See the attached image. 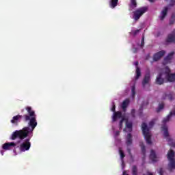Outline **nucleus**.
<instances>
[{
	"label": "nucleus",
	"instance_id": "f257e3e1",
	"mask_svg": "<svg viewBox=\"0 0 175 175\" xmlns=\"http://www.w3.org/2000/svg\"><path fill=\"white\" fill-rule=\"evenodd\" d=\"M25 110L27 111V114L14 116L12 120H11V124L18 125V122L23 118L24 121L26 122L29 121V126L23 127L21 130H16L11 135L10 137V140H16V139L24 140V139L28 137L29 135H32L33 131H35V129L38 126V121L36 120V113H35V111H33L32 107L29 106L26 107Z\"/></svg>",
	"mask_w": 175,
	"mask_h": 175
},
{
	"label": "nucleus",
	"instance_id": "f03ea898",
	"mask_svg": "<svg viewBox=\"0 0 175 175\" xmlns=\"http://www.w3.org/2000/svg\"><path fill=\"white\" fill-rule=\"evenodd\" d=\"M172 116H175V110L171 111L167 117L164 118L163 120V124H164L161 126V129L163 133L164 137H169V131L167 129V126H166V122H169L170 121V118H172Z\"/></svg>",
	"mask_w": 175,
	"mask_h": 175
},
{
	"label": "nucleus",
	"instance_id": "7ed1b4c3",
	"mask_svg": "<svg viewBox=\"0 0 175 175\" xmlns=\"http://www.w3.org/2000/svg\"><path fill=\"white\" fill-rule=\"evenodd\" d=\"M148 11V7L147 6L137 8L135 11L133 12V18L135 21H137L140 18V17H142V16H143L144 13H147Z\"/></svg>",
	"mask_w": 175,
	"mask_h": 175
},
{
	"label": "nucleus",
	"instance_id": "20e7f679",
	"mask_svg": "<svg viewBox=\"0 0 175 175\" xmlns=\"http://www.w3.org/2000/svg\"><path fill=\"white\" fill-rule=\"evenodd\" d=\"M142 133L146 139L147 144H152V142L151 141V135H150V129L147 126V124L142 123Z\"/></svg>",
	"mask_w": 175,
	"mask_h": 175
},
{
	"label": "nucleus",
	"instance_id": "39448f33",
	"mask_svg": "<svg viewBox=\"0 0 175 175\" xmlns=\"http://www.w3.org/2000/svg\"><path fill=\"white\" fill-rule=\"evenodd\" d=\"M174 151L173 150H170L167 154V158L170 163H168V170L170 172H172L173 169H175V159H174Z\"/></svg>",
	"mask_w": 175,
	"mask_h": 175
},
{
	"label": "nucleus",
	"instance_id": "423d86ee",
	"mask_svg": "<svg viewBox=\"0 0 175 175\" xmlns=\"http://www.w3.org/2000/svg\"><path fill=\"white\" fill-rule=\"evenodd\" d=\"M30 140V138H27L24 142L20 144L19 150L21 152H25V151H28L31 148Z\"/></svg>",
	"mask_w": 175,
	"mask_h": 175
},
{
	"label": "nucleus",
	"instance_id": "0eeeda50",
	"mask_svg": "<svg viewBox=\"0 0 175 175\" xmlns=\"http://www.w3.org/2000/svg\"><path fill=\"white\" fill-rule=\"evenodd\" d=\"M151 81V75L150 72H148L145 75L144 79L142 81V87L143 88H146V85L150 87V82Z\"/></svg>",
	"mask_w": 175,
	"mask_h": 175
},
{
	"label": "nucleus",
	"instance_id": "6e6552de",
	"mask_svg": "<svg viewBox=\"0 0 175 175\" xmlns=\"http://www.w3.org/2000/svg\"><path fill=\"white\" fill-rule=\"evenodd\" d=\"M165 43H175V29L170 34L167 35L165 39Z\"/></svg>",
	"mask_w": 175,
	"mask_h": 175
},
{
	"label": "nucleus",
	"instance_id": "1a4fd4ad",
	"mask_svg": "<svg viewBox=\"0 0 175 175\" xmlns=\"http://www.w3.org/2000/svg\"><path fill=\"white\" fill-rule=\"evenodd\" d=\"M16 146H17V144L14 142H7L3 144L2 148L3 150L8 151L9 150H12L13 148H15Z\"/></svg>",
	"mask_w": 175,
	"mask_h": 175
},
{
	"label": "nucleus",
	"instance_id": "9d476101",
	"mask_svg": "<svg viewBox=\"0 0 175 175\" xmlns=\"http://www.w3.org/2000/svg\"><path fill=\"white\" fill-rule=\"evenodd\" d=\"M174 55V51L170 53L168 55L164 58L163 61V65H167V64H170V62H172V59H173Z\"/></svg>",
	"mask_w": 175,
	"mask_h": 175
},
{
	"label": "nucleus",
	"instance_id": "9b49d317",
	"mask_svg": "<svg viewBox=\"0 0 175 175\" xmlns=\"http://www.w3.org/2000/svg\"><path fill=\"white\" fill-rule=\"evenodd\" d=\"M165 54H166V51H165L164 50H162V51H160L156 53L153 55V60L154 61H159V59H161L162 57H163V55H165Z\"/></svg>",
	"mask_w": 175,
	"mask_h": 175
},
{
	"label": "nucleus",
	"instance_id": "f8f14e48",
	"mask_svg": "<svg viewBox=\"0 0 175 175\" xmlns=\"http://www.w3.org/2000/svg\"><path fill=\"white\" fill-rule=\"evenodd\" d=\"M175 94L174 92H170V94L164 93L163 94L161 99L165 100V99H168L169 100H173L174 99Z\"/></svg>",
	"mask_w": 175,
	"mask_h": 175
},
{
	"label": "nucleus",
	"instance_id": "ddd939ff",
	"mask_svg": "<svg viewBox=\"0 0 175 175\" xmlns=\"http://www.w3.org/2000/svg\"><path fill=\"white\" fill-rule=\"evenodd\" d=\"M162 76H163V73L162 72L158 75L156 78V84H158L159 85H162V84L165 83V79H163Z\"/></svg>",
	"mask_w": 175,
	"mask_h": 175
},
{
	"label": "nucleus",
	"instance_id": "4468645a",
	"mask_svg": "<svg viewBox=\"0 0 175 175\" xmlns=\"http://www.w3.org/2000/svg\"><path fill=\"white\" fill-rule=\"evenodd\" d=\"M118 118H124V117L122 116V112L121 111H116L114 112L112 116V121L113 122H116V121H117V120H118Z\"/></svg>",
	"mask_w": 175,
	"mask_h": 175
},
{
	"label": "nucleus",
	"instance_id": "2eb2a0df",
	"mask_svg": "<svg viewBox=\"0 0 175 175\" xmlns=\"http://www.w3.org/2000/svg\"><path fill=\"white\" fill-rule=\"evenodd\" d=\"M168 10H169V8L165 7L163 10L161 11V16H160V20H161V21H163V20H165V17L167 16Z\"/></svg>",
	"mask_w": 175,
	"mask_h": 175
},
{
	"label": "nucleus",
	"instance_id": "dca6fc26",
	"mask_svg": "<svg viewBox=\"0 0 175 175\" xmlns=\"http://www.w3.org/2000/svg\"><path fill=\"white\" fill-rule=\"evenodd\" d=\"M129 103H130L129 98H126L122 102L121 107L124 113L125 111H126V107L129 106Z\"/></svg>",
	"mask_w": 175,
	"mask_h": 175
},
{
	"label": "nucleus",
	"instance_id": "f3484780",
	"mask_svg": "<svg viewBox=\"0 0 175 175\" xmlns=\"http://www.w3.org/2000/svg\"><path fill=\"white\" fill-rule=\"evenodd\" d=\"M133 139H132V134L129 133L126 138V145L127 147H129V146H132Z\"/></svg>",
	"mask_w": 175,
	"mask_h": 175
},
{
	"label": "nucleus",
	"instance_id": "a211bd4d",
	"mask_svg": "<svg viewBox=\"0 0 175 175\" xmlns=\"http://www.w3.org/2000/svg\"><path fill=\"white\" fill-rule=\"evenodd\" d=\"M150 159L152 162H157L158 161L157 159V154H155V151H154V150H151L150 151Z\"/></svg>",
	"mask_w": 175,
	"mask_h": 175
},
{
	"label": "nucleus",
	"instance_id": "6ab92c4d",
	"mask_svg": "<svg viewBox=\"0 0 175 175\" xmlns=\"http://www.w3.org/2000/svg\"><path fill=\"white\" fill-rule=\"evenodd\" d=\"M135 73V80H138V79L142 76V72L140 71V68L139 67H136Z\"/></svg>",
	"mask_w": 175,
	"mask_h": 175
},
{
	"label": "nucleus",
	"instance_id": "aec40b11",
	"mask_svg": "<svg viewBox=\"0 0 175 175\" xmlns=\"http://www.w3.org/2000/svg\"><path fill=\"white\" fill-rule=\"evenodd\" d=\"M118 3V0H111V7L114 9L116 6H117V4Z\"/></svg>",
	"mask_w": 175,
	"mask_h": 175
},
{
	"label": "nucleus",
	"instance_id": "412c9836",
	"mask_svg": "<svg viewBox=\"0 0 175 175\" xmlns=\"http://www.w3.org/2000/svg\"><path fill=\"white\" fill-rule=\"evenodd\" d=\"M139 146L141 147L142 153L144 154V155H146V146H144V144H143V142H141L139 144Z\"/></svg>",
	"mask_w": 175,
	"mask_h": 175
},
{
	"label": "nucleus",
	"instance_id": "4be33fe9",
	"mask_svg": "<svg viewBox=\"0 0 175 175\" xmlns=\"http://www.w3.org/2000/svg\"><path fill=\"white\" fill-rule=\"evenodd\" d=\"M164 70H165L164 72L166 75V76H168V75L171 74L170 72H172V70L168 66L165 67Z\"/></svg>",
	"mask_w": 175,
	"mask_h": 175
},
{
	"label": "nucleus",
	"instance_id": "5701e85b",
	"mask_svg": "<svg viewBox=\"0 0 175 175\" xmlns=\"http://www.w3.org/2000/svg\"><path fill=\"white\" fill-rule=\"evenodd\" d=\"M132 174L133 175H137V167H136V165L133 166Z\"/></svg>",
	"mask_w": 175,
	"mask_h": 175
},
{
	"label": "nucleus",
	"instance_id": "b1692460",
	"mask_svg": "<svg viewBox=\"0 0 175 175\" xmlns=\"http://www.w3.org/2000/svg\"><path fill=\"white\" fill-rule=\"evenodd\" d=\"M163 107H165V105H163V103L159 104V107L157 109V112L159 113V111H161V110H163Z\"/></svg>",
	"mask_w": 175,
	"mask_h": 175
},
{
	"label": "nucleus",
	"instance_id": "393cba45",
	"mask_svg": "<svg viewBox=\"0 0 175 175\" xmlns=\"http://www.w3.org/2000/svg\"><path fill=\"white\" fill-rule=\"evenodd\" d=\"M119 153L120 155V158L122 160L124 158H125V153H124V151L121 150V148H119Z\"/></svg>",
	"mask_w": 175,
	"mask_h": 175
},
{
	"label": "nucleus",
	"instance_id": "a878e982",
	"mask_svg": "<svg viewBox=\"0 0 175 175\" xmlns=\"http://www.w3.org/2000/svg\"><path fill=\"white\" fill-rule=\"evenodd\" d=\"M131 92L133 98H135V95H136V88L135 85L132 86Z\"/></svg>",
	"mask_w": 175,
	"mask_h": 175
},
{
	"label": "nucleus",
	"instance_id": "bb28decb",
	"mask_svg": "<svg viewBox=\"0 0 175 175\" xmlns=\"http://www.w3.org/2000/svg\"><path fill=\"white\" fill-rule=\"evenodd\" d=\"M126 128H128L129 129H131V131H132V126H133L132 122L126 121Z\"/></svg>",
	"mask_w": 175,
	"mask_h": 175
},
{
	"label": "nucleus",
	"instance_id": "cd10ccee",
	"mask_svg": "<svg viewBox=\"0 0 175 175\" xmlns=\"http://www.w3.org/2000/svg\"><path fill=\"white\" fill-rule=\"evenodd\" d=\"M139 32H140V29H136V30H133L131 31V34L133 35V36H136V35H137V33H139Z\"/></svg>",
	"mask_w": 175,
	"mask_h": 175
},
{
	"label": "nucleus",
	"instance_id": "c85d7f7f",
	"mask_svg": "<svg viewBox=\"0 0 175 175\" xmlns=\"http://www.w3.org/2000/svg\"><path fill=\"white\" fill-rule=\"evenodd\" d=\"M146 105V106H147L148 105V101L146 102H143L142 103V105L140 106L139 110L142 111L143 110V107H144V105Z\"/></svg>",
	"mask_w": 175,
	"mask_h": 175
},
{
	"label": "nucleus",
	"instance_id": "c756f323",
	"mask_svg": "<svg viewBox=\"0 0 175 175\" xmlns=\"http://www.w3.org/2000/svg\"><path fill=\"white\" fill-rule=\"evenodd\" d=\"M124 121H125V118H122L119 122L120 129H121V128H122V124H123Z\"/></svg>",
	"mask_w": 175,
	"mask_h": 175
},
{
	"label": "nucleus",
	"instance_id": "7c9ffc66",
	"mask_svg": "<svg viewBox=\"0 0 175 175\" xmlns=\"http://www.w3.org/2000/svg\"><path fill=\"white\" fill-rule=\"evenodd\" d=\"M131 5L133 6V8H136L137 6L136 0H131Z\"/></svg>",
	"mask_w": 175,
	"mask_h": 175
},
{
	"label": "nucleus",
	"instance_id": "2f4dec72",
	"mask_svg": "<svg viewBox=\"0 0 175 175\" xmlns=\"http://www.w3.org/2000/svg\"><path fill=\"white\" fill-rule=\"evenodd\" d=\"M175 23V18H172L170 20V25H173V24H174Z\"/></svg>",
	"mask_w": 175,
	"mask_h": 175
},
{
	"label": "nucleus",
	"instance_id": "473e14b6",
	"mask_svg": "<svg viewBox=\"0 0 175 175\" xmlns=\"http://www.w3.org/2000/svg\"><path fill=\"white\" fill-rule=\"evenodd\" d=\"M155 124V122L154 121H150L149 122V128H152V126H154V125Z\"/></svg>",
	"mask_w": 175,
	"mask_h": 175
},
{
	"label": "nucleus",
	"instance_id": "72a5a7b5",
	"mask_svg": "<svg viewBox=\"0 0 175 175\" xmlns=\"http://www.w3.org/2000/svg\"><path fill=\"white\" fill-rule=\"evenodd\" d=\"M111 111H113V113H116V104L113 103Z\"/></svg>",
	"mask_w": 175,
	"mask_h": 175
},
{
	"label": "nucleus",
	"instance_id": "f704fd0d",
	"mask_svg": "<svg viewBox=\"0 0 175 175\" xmlns=\"http://www.w3.org/2000/svg\"><path fill=\"white\" fill-rule=\"evenodd\" d=\"M144 36L142 37V40L141 42V47H144Z\"/></svg>",
	"mask_w": 175,
	"mask_h": 175
},
{
	"label": "nucleus",
	"instance_id": "c9c22d12",
	"mask_svg": "<svg viewBox=\"0 0 175 175\" xmlns=\"http://www.w3.org/2000/svg\"><path fill=\"white\" fill-rule=\"evenodd\" d=\"M127 152L129 153V155L132 157V152L130 148H127Z\"/></svg>",
	"mask_w": 175,
	"mask_h": 175
},
{
	"label": "nucleus",
	"instance_id": "e433bc0d",
	"mask_svg": "<svg viewBox=\"0 0 175 175\" xmlns=\"http://www.w3.org/2000/svg\"><path fill=\"white\" fill-rule=\"evenodd\" d=\"M159 173V175H163V173H164L163 168H160Z\"/></svg>",
	"mask_w": 175,
	"mask_h": 175
},
{
	"label": "nucleus",
	"instance_id": "4c0bfd02",
	"mask_svg": "<svg viewBox=\"0 0 175 175\" xmlns=\"http://www.w3.org/2000/svg\"><path fill=\"white\" fill-rule=\"evenodd\" d=\"M135 113H136V111L135 109H131V116L132 117H135Z\"/></svg>",
	"mask_w": 175,
	"mask_h": 175
},
{
	"label": "nucleus",
	"instance_id": "58836bf2",
	"mask_svg": "<svg viewBox=\"0 0 175 175\" xmlns=\"http://www.w3.org/2000/svg\"><path fill=\"white\" fill-rule=\"evenodd\" d=\"M135 66H137V68H139V67H138L139 62H136L135 63Z\"/></svg>",
	"mask_w": 175,
	"mask_h": 175
},
{
	"label": "nucleus",
	"instance_id": "ea45409f",
	"mask_svg": "<svg viewBox=\"0 0 175 175\" xmlns=\"http://www.w3.org/2000/svg\"><path fill=\"white\" fill-rule=\"evenodd\" d=\"M171 146H172V147H175V142H172Z\"/></svg>",
	"mask_w": 175,
	"mask_h": 175
},
{
	"label": "nucleus",
	"instance_id": "a19ab883",
	"mask_svg": "<svg viewBox=\"0 0 175 175\" xmlns=\"http://www.w3.org/2000/svg\"><path fill=\"white\" fill-rule=\"evenodd\" d=\"M171 18H175V14H172V15Z\"/></svg>",
	"mask_w": 175,
	"mask_h": 175
},
{
	"label": "nucleus",
	"instance_id": "79ce46f5",
	"mask_svg": "<svg viewBox=\"0 0 175 175\" xmlns=\"http://www.w3.org/2000/svg\"><path fill=\"white\" fill-rule=\"evenodd\" d=\"M148 1H149V2H151V3L155 2V0H148Z\"/></svg>",
	"mask_w": 175,
	"mask_h": 175
},
{
	"label": "nucleus",
	"instance_id": "37998d69",
	"mask_svg": "<svg viewBox=\"0 0 175 175\" xmlns=\"http://www.w3.org/2000/svg\"><path fill=\"white\" fill-rule=\"evenodd\" d=\"M123 175H128V174H126V172L124 171L123 172Z\"/></svg>",
	"mask_w": 175,
	"mask_h": 175
},
{
	"label": "nucleus",
	"instance_id": "c03bdc74",
	"mask_svg": "<svg viewBox=\"0 0 175 175\" xmlns=\"http://www.w3.org/2000/svg\"><path fill=\"white\" fill-rule=\"evenodd\" d=\"M0 152H1V155H3V154H4L3 150H1Z\"/></svg>",
	"mask_w": 175,
	"mask_h": 175
},
{
	"label": "nucleus",
	"instance_id": "a18cd8bd",
	"mask_svg": "<svg viewBox=\"0 0 175 175\" xmlns=\"http://www.w3.org/2000/svg\"><path fill=\"white\" fill-rule=\"evenodd\" d=\"M120 135V132H116V135Z\"/></svg>",
	"mask_w": 175,
	"mask_h": 175
},
{
	"label": "nucleus",
	"instance_id": "49530a36",
	"mask_svg": "<svg viewBox=\"0 0 175 175\" xmlns=\"http://www.w3.org/2000/svg\"><path fill=\"white\" fill-rule=\"evenodd\" d=\"M167 140H168V142H170V138H168Z\"/></svg>",
	"mask_w": 175,
	"mask_h": 175
},
{
	"label": "nucleus",
	"instance_id": "de8ad7c7",
	"mask_svg": "<svg viewBox=\"0 0 175 175\" xmlns=\"http://www.w3.org/2000/svg\"><path fill=\"white\" fill-rule=\"evenodd\" d=\"M144 175H145V174H144Z\"/></svg>",
	"mask_w": 175,
	"mask_h": 175
}]
</instances>
